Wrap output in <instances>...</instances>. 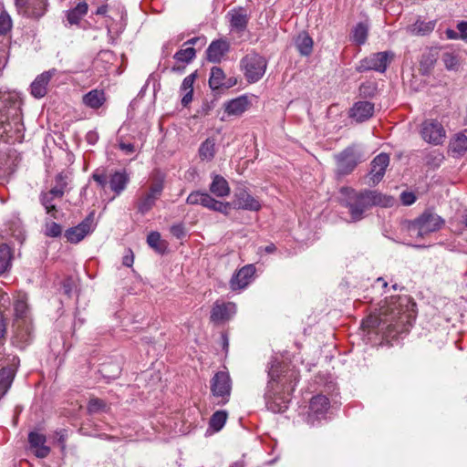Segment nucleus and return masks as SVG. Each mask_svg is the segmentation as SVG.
<instances>
[{"mask_svg":"<svg viewBox=\"0 0 467 467\" xmlns=\"http://www.w3.org/2000/svg\"><path fill=\"white\" fill-rule=\"evenodd\" d=\"M12 28V20L5 12L0 14V36L6 35Z\"/></svg>","mask_w":467,"mask_h":467,"instance_id":"a18cd8bd","label":"nucleus"},{"mask_svg":"<svg viewBox=\"0 0 467 467\" xmlns=\"http://www.w3.org/2000/svg\"><path fill=\"white\" fill-rule=\"evenodd\" d=\"M420 135L426 142L439 145L445 138V130L438 120L426 119L421 123Z\"/></svg>","mask_w":467,"mask_h":467,"instance_id":"ddd939ff","label":"nucleus"},{"mask_svg":"<svg viewBox=\"0 0 467 467\" xmlns=\"http://www.w3.org/2000/svg\"><path fill=\"white\" fill-rule=\"evenodd\" d=\"M229 48L230 45L226 40H214L209 45L206 50V57L210 62L219 63L229 51Z\"/></svg>","mask_w":467,"mask_h":467,"instance_id":"5701e85b","label":"nucleus"},{"mask_svg":"<svg viewBox=\"0 0 467 467\" xmlns=\"http://www.w3.org/2000/svg\"><path fill=\"white\" fill-rule=\"evenodd\" d=\"M57 442L61 445L62 449L65 448L66 440L67 437V431L65 429H61L56 431Z\"/></svg>","mask_w":467,"mask_h":467,"instance_id":"6e6d98bb","label":"nucleus"},{"mask_svg":"<svg viewBox=\"0 0 467 467\" xmlns=\"http://www.w3.org/2000/svg\"><path fill=\"white\" fill-rule=\"evenodd\" d=\"M329 409V400L324 395L313 397L309 404L308 421L314 424L316 420L325 417Z\"/></svg>","mask_w":467,"mask_h":467,"instance_id":"6ab92c4d","label":"nucleus"},{"mask_svg":"<svg viewBox=\"0 0 467 467\" xmlns=\"http://www.w3.org/2000/svg\"><path fill=\"white\" fill-rule=\"evenodd\" d=\"M57 73V69L53 67L36 76L30 85L31 95L36 99L44 98L47 93V87L51 78Z\"/></svg>","mask_w":467,"mask_h":467,"instance_id":"f3484780","label":"nucleus"},{"mask_svg":"<svg viewBox=\"0 0 467 467\" xmlns=\"http://www.w3.org/2000/svg\"><path fill=\"white\" fill-rule=\"evenodd\" d=\"M11 250L8 245H0V273H5L11 265Z\"/></svg>","mask_w":467,"mask_h":467,"instance_id":"a19ab883","label":"nucleus"},{"mask_svg":"<svg viewBox=\"0 0 467 467\" xmlns=\"http://www.w3.org/2000/svg\"><path fill=\"white\" fill-rule=\"evenodd\" d=\"M377 282L382 284L383 287H387L388 286V283L382 277H379L377 279Z\"/></svg>","mask_w":467,"mask_h":467,"instance_id":"338daca9","label":"nucleus"},{"mask_svg":"<svg viewBox=\"0 0 467 467\" xmlns=\"http://www.w3.org/2000/svg\"><path fill=\"white\" fill-rule=\"evenodd\" d=\"M197 78V72H193L190 75H188L184 79L182 80V83L181 85V92L183 94L182 98V105L183 107H187L192 100V95H193V83Z\"/></svg>","mask_w":467,"mask_h":467,"instance_id":"c756f323","label":"nucleus"},{"mask_svg":"<svg viewBox=\"0 0 467 467\" xmlns=\"http://www.w3.org/2000/svg\"><path fill=\"white\" fill-rule=\"evenodd\" d=\"M436 26V21H423V20H417L412 26H411V32L413 34L419 35V36H425L430 33H431L434 30V27Z\"/></svg>","mask_w":467,"mask_h":467,"instance_id":"c9c22d12","label":"nucleus"},{"mask_svg":"<svg viewBox=\"0 0 467 467\" xmlns=\"http://www.w3.org/2000/svg\"><path fill=\"white\" fill-rule=\"evenodd\" d=\"M133 263H134V255H133L132 251L130 249H129L127 251V254L122 258V264H123V265H125L127 267H130V266H132Z\"/></svg>","mask_w":467,"mask_h":467,"instance_id":"4d7b16f0","label":"nucleus"},{"mask_svg":"<svg viewBox=\"0 0 467 467\" xmlns=\"http://www.w3.org/2000/svg\"><path fill=\"white\" fill-rule=\"evenodd\" d=\"M21 117V102L9 93H0V136L7 134Z\"/></svg>","mask_w":467,"mask_h":467,"instance_id":"20e7f679","label":"nucleus"},{"mask_svg":"<svg viewBox=\"0 0 467 467\" xmlns=\"http://www.w3.org/2000/svg\"><path fill=\"white\" fill-rule=\"evenodd\" d=\"M215 155V140L207 138L199 148V156L201 160L211 161Z\"/></svg>","mask_w":467,"mask_h":467,"instance_id":"72a5a7b5","label":"nucleus"},{"mask_svg":"<svg viewBox=\"0 0 467 467\" xmlns=\"http://www.w3.org/2000/svg\"><path fill=\"white\" fill-rule=\"evenodd\" d=\"M227 420V412L225 410H218L214 412L210 419V428L214 431H219L223 429Z\"/></svg>","mask_w":467,"mask_h":467,"instance_id":"58836bf2","label":"nucleus"},{"mask_svg":"<svg viewBox=\"0 0 467 467\" xmlns=\"http://www.w3.org/2000/svg\"><path fill=\"white\" fill-rule=\"evenodd\" d=\"M393 57L394 53L391 51L373 53L370 56L361 59L356 69L358 72L374 70L383 73L386 71L388 65L390 63Z\"/></svg>","mask_w":467,"mask_h":467,"instance_id":"9d476101","label":"nucleus"},{"mask_svg":"<svg viewBox=\"0 0 467 467\" xmlns=\"http://www.w3.org/2000/svg\"><path fill=\"white\" fill-rule=\"evenodd\" d=\"M119 148L121 151H123L127 155H130L135 152V145L130 142H125L122 140L119 142Z\"/></svg>","mask_w":467,"mask_h":467,"instance_id":"603ef678","label":"nucleus"},{"mask_svg":"<svg viewBox=\"0 0 467 467\" xmlns=\"http://www.w3.org/2000/svg\"><path fill=\"white\" fill-rule=\"evenodd\" d=\"M92 178L102 189H105L109 184L115 196L120 195L130 181V174L125 169L112 172L109 177V182L104 169H97L93 172Z\"/></svg>","mask_w":467,"mask_h":467,"instance_id":"423d86ee","label":"nucleus"},{"mask_svg":"<svg viewBox=\"0 0 467 467\" xmlns=\"http://www.w3.org/2000/svg\"><path fill=\"white\" fill-rule=\"evenodd\" d=\"M457 29L461 33V37L463 39L467 38V21H462L457 25Z\"/></svg>","mask_w":467,"mask_h":467,"instance_id":"13d9d810","label":"nucleus"},{"mask_svg":"<svg viewBox=\"0 0 467 467\" xmlns=\"http://www.w3.org/2000/svg\"><path fill=\"white\" fill-rule=\"evenodd\" d=\"M55 182L56 185L51 188L50 193L57 198H62L67 186V176L60 172L55 177Z\"/></svg>","mask_w":467,"mask_h":467,"instance_id":"e433bc0d","label":"nucleus"},{"mask_svg":"<svg viewBox=\"0 0 467 467\" xmlns=\"http://www.w3.org/2000/svg\"><path fill=\"white\" fill-rule=\"evenodd\" d=\"M196 56V50L192 47H185L184 48H181L178 50L174 56L173 58L178 62L182 63H190L192 62Z\"/></svg>","mask_w":467,"mask_h":467,"instance_id":"4c0bfd02","label":"nucleus"},{"mask_svg":"<svg viewBox=\"0 0 467 467\" xmlns=\"http://www.w3.org/2000/svg\"><path fill=\"white\" fill-rule=\"evenodd\" d=\"M434 61H435L434 59L430 58V57H428L427 58H424V59H422V60L420 61V65H421V67H424L425 65H426L427 67H432V66H433V64H434Z\"/></svg>","mask_w":467,"mask_h":467,"instance_id":"e2e57ef3","label":"nucleus"},{"mask_svg":"<svg viewBox=\"0 0 467 467\" xmlns=\"http://www.w3.org/2000/svg\"><path fill=\"white\" fill-rule=\"evenodd\" d=\"M45 209H46L47 213L50 214L53 218H57V210L56 205H54V209H51V208H45Z\"/></svg>","mask_w":467,"mask_h":467,"instance_id":"69168bd1","label":"nucleus"},{"mask_svg":"<svg viewBox=\"0 0 467 467\" xmlns=\"http://www.w3.org/2000/svg\"><path fill=\"white\" fill-rule=\"evenodd\" d=\"M93 221L94 212H91L80 223L66 231L67 240L72 244H78L83 240L92 231Z\"/></svg>","mask_w":467,"mask_h":467,"instance_id":"dca6fc26","label":"nucleus"},{"mask_svg":"<svg viewBox=\"0 0 467 467\" xmlns=\"http://www.w3.org/2000/svg\"><path fill=\"white\" fill-rule=\"evenodd\" d=\"M298 372L296 370H284L280 363L275 360L268 368V382L264 398L265 407L274 413L284 412L289 404L288 395L285 391H292L298 381Z\"/></svg>","mask_w":467,"mask_h":467,"instance_id":"f03ea898","label":"nucleus"},{"mask_svg":"<svg viewBox=\"0 0 467 467\" xmlns=\"http://www.w3.org/2000/svg\"><path fill=\"white\" fill-rule=\"evenodd\" d=\"M368 26L363 23H358L352 31V39L358 45H362L368 38Z\"/></svg>","mask_w":467,"mask_h":467,"instance_id":"ea45409f","label":"nucleus"},{"mask_svg":"<svg viewBox=\"0 0 467 467\" xmlns=\"http://www.w3.org/2000/svg\"><path fill=\"white\" fill-rule=\"evenodd\" d=\"M415 306L407 296L391 297L387 306L380 308L379 317L370 316L362 325L368 328L381 327L386 337L397 338L412 327Z\"/></svg>","mask_w":467,"mask_h":467,"instance_id":"f257e3e1","label":"nucleus"},{"mask_svg":"<svg viewBox=\"0 0 467 467\" xmlns=\"http://www.w3.org/2000/svg\"><path fill=\"white\" fill-rule=\"evenodd\" d=\"M255 274L254 265H246L234 274L230 280V287L233 291L245 288L252 281Z\"/></svg>","mask_w":467,"mask_h":467,"instance_id":"a211bd4d","label":"nucleus"},{"mask_svg":"<svg viewBox=\"0 0 467 467\" xmlns=\"http://www.w3.org/2000/svg\"><path fill=\"white\" fill-rule=\"evenodd\" d=\"M241 69L249 83L259 81L267 68V60L260 54L252 51L246 54L240 61Z\"/></svg>","mask_w":467,"mask_h":467,"instance_id":"0eeeda50","label":"nucleus"},{"mask_svg":"<svg viewBox=\"0 0 467 467\" xmlns=\"http://www.w3.org/2000/svg\"><path fill=\"white\" fill-rule=\"evenodd\" d=\"M445 221L431 211H425L421 215L410 223V230L416 232L417 236L424 237L431 233L439 231Z\"/></svg>","mask_w":467,"mask_h":467,"instance_id":"6e6552de","label":"nucleus"},{"mask_svg":"<svg viewBox=\"0 0 467 467\" xmlns=\"http://www.w3.org/2000/svg\"><path fill=\"white\" fill-rule=\"evenodd\" d=\"M55 198L56 197L50 193V191L47 192H41V194L39 196L41 204L45 208H51V209H54V204L52 203V202Z\"/></svg>","mask_w":467,"mask_h":467,"instance_id":"3c124183","label":"nucleus"},{"mask_svg":"<svg viewBox=\"0 0 467 467\" xmlns=\"http://www.w3.org/2000/svg\"><path fill=\"white\" fill-rule=\"evenodd\" d=\"M228 16H230V26L232 30L237 33H243L245 31L249 22V17L243 7L231 10L228 13Z\"/></svg>","mask_w":467,"mask_h":467,"instance_id":"a878e982","label":"nucleus"},{"mask_svg":"<svg viewBox=\"0 0 467 467\" xmlns=\"http://www.w3.org/2000/svg\"><path fill=\"white\" fill-rule=\"evenodd\" d=\"M249 101L244 96L234 99L224 104V111L229 116H241L248 109Z\"/></svg>","mask_w":467,"mask_h":467,"instance_id":"cd10ccee","label":"nucleus"},{"mask_svg":"<svg viewBox=\"0 0 467 467\" xmlns=\"http://www.w3.org/2000/svg\"><path fill=\"white\" fill-rule=\"evenodd\" d=\"M389 163V157L387 153H380L373 159L369 172L373 183H378L382 180Z\"/></svg>","mask_w":467,"mask_h":467,"instance_id":"4be33fe9","label":"nucleus"},{"mask_svg":"<svg viewBox=\"0 0 467 467\" xmlns=\"http://www.w3.org/2000/svg\"><path fill=\"white\" fill-rule=\"evenodd\" d=\"M147 244L150 247L155 250L157 253L162 254L166 252L168 244L166 241L161 239L159 232H150L147 236Z\"/></svg>","mask_w":467,"mask_h":467,"instance_id":"473e14b6","label":"nucleus"},{"mask_svg":"<svg viewBox=\"0 0 467 467\" xmlns=\"http://www.w3.org/2000/svg\"><path fill=\"white\" fill-rule=\"evenodd\" d=\"M211 392L218 399V405H225L230 400L232 379L227 371H218L210 381Z\"/></svg>","mask_w":467,"mask_h":467,"instance_id":"1a4fd4ad","label":"nucleus"},{"mask_svg":"<svg viewBox=\"0 0 467 467\" xmlns=\"http://www.w3.org/2000/svg\"><path fill=\"white\" fill-rule=\"evenodd\" d=\"M265 252L267 254H272L276 250V246L274 244H270L265 247Z\"/></svg>","mask_w":467,"mask_h":467,"instance_id":"0e129e2a","label":"nucleus"},{"mask_svg":"<svg viewBox=\"0 0 467 467\" xmlns=\"http://www.w3.org/2000/svg\"><path fill=\"white\" fill-rule=\"evenodd\" d=\"M206 44V37L205 36H196L192 37L186 42H184L183 47H192L194 45H199L200 47L205 46Z\"/></svg>","mask_w":467,"mask_h":467,"instance_id":"864d4df0","label":"nucleus"},{"mask_svg":"<svg viewBox=\"0 0 467 467\" xmlns=\"http://www.w3.org/2000/svg\"><path fill=\"white\" fill-rule=\"evenodd\" d=\"M442 61L447 69H456L459 65V60L456 55L451 52H446L442 55Z\"/></svg>","mask_w":467,"mask_h":467,"instance_id":"49530a36","label":"nucleus"},{"mask_svg":"<svg viewBox=\"0 0 467 467\" xmlns=\"http://www.w3.org/2000/svg\"><path fill=\"white\" fill-rule=\"evenodd\" d=\"M164 189L162 178L155 179L150 183L148 192L143 193L137 201V210L140 213L145 214L152 209L156 201L161 197Z\"/></svg>","mask_w":467,"mask_h":467,"instance_id":"f8f14e48","label":"nucleus"},{"mask_svg":"<svg viewBox=\"0 0 467 467\" xmlns=\"http://www.w3.org/2000/svg\"><path fill=\"white\" fill-rule=\"evenodd\" d=\"M444 156L442 155V153L434 150L430 152L426 156V164L432 167H439L442 162Z\"/></svg>","mask_w":467,"mask_h":467,"instance_id":"de8ad7c7","label":"nucleus"},{"mask_svg":"<svg viewBox=\"0 0 467 467\" xmlns=\"http://www.w3.org/2000/svg\"><path fill=\"white\" fill-rule=\"evenodd\" d=\"M213 181L210 184V192L217 197H226L230 194V186L224 177L219 174H213L212 176Z\"/></svg>","mask_w":467,"mask_h":467,"instance_id":"c85d7f7f","label":"nucleus"},{"mask_svg":"<svg viewBox=\"0 0 467 467\" xmlns=\"http://www.w3.org/2000/svg\"><path fill=\"white\" fill-rule=\"evenodd\" d=\"M15 321L17 324L18 337L24 342L32 339L33 325L30 317V309L26 294H17L14 300Z\"/></svg>","mask_w":467,"mask_h":467,"instance_id":"39448f33","label":"nucleus"},{"mask_svg":"<svg viewBox=\"0 0 467 467\" xmlns=\"http://www.w3.org/2000/svg\"><path fill=\"white\" fill-rule=\"evenodd\" d=\"M296 47L303 56H308L313 50V39L308 34H300L296 40Z\"/></svg>","mask_w":467,"mask_h":467,"instance_id":"f704fd0d","label":"nucleus"},{"mask_svg":"<svg viewBox=\"0 0 467 467\" xmlns=\"http://www.w3.org/2000/svg\"><path fill=\"white\" fill-rule=\"evenodd\" d=\"M14 376L15 373L13 369L9 368L0 369V390H7L13 381Z\"/></svg>","mask_w":467,"mask_h":467,"instance_id":"79ce46f5","label":"nucleus"},{"mask_svg":"<svg viewBox=\"0 0 467 467\" xmlns=\"http://www.w3.org/2000/svg\"><path fill=\"white\" fill-rule=\"evenodd\" d=\"M400 200L404 205H411L415 202L416 197L412 192H404L400 194Z\"/></svg>","mask_w":467,"mask_h":467,"instance_id":"5fc2aeb1","label":"nucleus"},{"mask_svg":"<svg viewBox=\"0 0 467 467\" xmlns=\"http://www.w3.org/2000/svg\"><path fill=\"white\" fill-rule=\"evenodd\" d=\"M107 101V96L103 89H92L82 97V103L88 109H99Z\"/></svg>","mask_w":467,"mask_h":467,"instance_id":"bb28decb","label":"nucleus"},{"mask_svg":"<svg viewBox=\"0 0 467 467\" xmlns=\"http://www.w3.org/2000/svg\"><path fill=\"white\" fill-rule=\"evenodd\" d=\"M107 408L106 402L99 398L90 399L88 403V411L89 414H95L99 411H104Z\"/></svg>","mask_w":467,"mask_h":467,"instance_id":"c03bdc74","label":"nucleus"},{"mask_svg":"<svg viewBox=\"0 0 467 467\" xmlns=\"http://www.w3.org/2000/svg\"><path fill=\"white\" fill-rule=\"evenodd\" d=\"M186 203L191 205L200 204L209 210L219 212L225 215L228 214L231 206L230 202L217 201L208 192L202 191L192 192L186 199Z\"/></svg>","mask_w":467,"mask_h":467,"instance_id":"9b49d317","label":"nucleus"},{"mask_svg":"<svg viewBox=\"0 0 467 467\" xmlns=\"http://www.w3.org/2000/svg\"><path fill=\"white\" fill-rule=\"evenodd\" d=\"M452 150L462 154L467 150V137L463 134H458L451 142Z\"/></svg>","mask_w":467,"mask_h":467,"instance_id":"37998d69","label":"nucleus"},{"mask_svg":"<svg viewBox=\"0 0 467 467\" xmlns=\"http://www.w3.org/2000/svg\"><path fill=\"white\" fill-rule=\"evenodd\" d=\"M19 14L30 18H40L47 11V0H15Z\"/></svg>","mask_w":467,"mask_h":467,"instance_id":"4468645a","label":"nucleus"},{"mask_svg":"<svg viewBox=\"0 0 467 467\" xmlns=\"http://www.w3.org/2000/svg\"><path fill=\"white\" fill-rule=\"evenodd\" d=\"M62 234V228L60 224L51 222L47 223L45 226V234L49 237H58Z\"/></svg>","mask_w":467,"mask_h":467,"instance_id":"09e8293b","label":"nucleus"},{"mask_svg":"<svg viewBox=\"0 0 467 467\" xmlns=\"http://www.w3.org/2000/svg\"><path fill=\"white\" fill-rule=\"evenodd\" d=\"M87 140L89 144H95L98 140V136L96 133H88L87 135Z\"/></svg>","mask_w":467,"mask_h":467,"instance_id":"680f3d73","label":"nucleus"},{"mask_svg":"<svg viewBox=\"0 0 467 467\" xmlns=\"http://www.w3.org/2000/svg\"><path fill=\"white\" fill-rule=\"evenodd\" d=\"M6 333V324L3 314L0 312V339L4 338Z\"/></svg>","mask_w":467,"mask_h":467,"instance_id":"bf43d9fd","label":"nucleus"},{"mask_svg":"<svg viewBox=\"0 0 467 467\" xmlns=\"http://www.w3.org/2000/svg\"><path fill=\"white\" fill-rule=\"evenodd\" d=\"M88 5L85 1L79 2L76 7L67 12V20L70 25H78L87 14Z\"/></svg>","mask_w":467,"mask_h":467,"instance_id":"2f4dec72","label":"nucleus"},{"mask_svg":"<svg viewBox=\"0 0 467 467\" xmlns=\"http://www.w3.org/2000/svg\"><path fill=\"white\" fill-rule=\"evenodd\" d=\"M100 5L98 6L97 10L95 11V14L98 16H106L109 10V6L107 3H101Z\"/></svg>","mask_w":467,"mask_h":467,"instance_id":"052dcab7","label":"nucleus"},{"mask_svg":"<svg viewBox=\"0 0 467 467\" xmlns=\"http://www.w3.org/2000/svg\"><path fill=\"white\" fill-rule=\"evenodd\" d=\"M340 193L342 195L341 205L348 208L351 222L362 220L366 212L373 206L388 207L393 203L392 198L382 195L377 191L358 192L349 187H342Z\"/></svg>","mask_w":467,"mask_h":467,"instance_id":"7ed1b4c3","label":"nucleus"},{"mask_svg":"<svg viewBox=\"0 0 467 467\" xmlns=\"http://www.w3.org/2000/svg\"><path fill=\"white\" fill-rule=\"evenodd\" d=\"M170 232L177 239H182L186 235L184 224L182 223L172 224L170 228Z\"/></svg>","mask_w":467,"mask_h":467,"instance_id":"8fccbe9b","label":"nucleus"},{"mask_svg":"<svg viewBox=\"0 0 467 467\" xmlns=\"http://www.w3.org/2000/svg\"><path fill=\"white\" fill-rule=\"evenodd\" d=\"M234 84H235V82L227 83L225 81V74L221 67H212L210 78H209V86L212 89L215 90V89H219L221 88H228Z\"/></svg>","mask_w":467,"mask_h":467,"instance_id":"7c9ffc66","label":"nucleus"},{"mask_svg":"<svg viewBox=\"0 0 467 467\" xmlns=\"http://www.w3.org/2000/svg\"><path fill=\"white\" fill-rule=\"evenodd\" d=\"M374 104L368 101H358L350 109L349 116L358 122L368 120L373 116Z\"/></svg>","mask_w":467,"mask_h":467,"instance_id":"b1692460","label":"nucleus"},{"mask_svg":"<svg viewBox=\"0 0 467 467\" xmlns=\"http://www.w3.org/2000/svg\"><path fill=\"white\" fill-rule=\"evenodd\" d=\"M377 282L382 284L383 287H387L388 286V283L382 277H379L377 279Z\"/></svg>","mask_w":467,"mask_h":467,"instance_id":"774afa93","label":"nucleus"},{"mask_svg":"<svg viewBox=\"0 0 467 467\" xmlns=\"http://www.w3.org/2000/svg\"><path fill=\"white\" fill-rule=\"evenodd\" d=\"M358 162L354 147H348L337 156V174L344 176L351 173Z\"/></svg>","mask_w":467,"mask_h":467,"instance_id":"2eb2a0df","label":"nucleus"},{"mask_svg":"<svg viewBox=\"0 0 467 467\" xmlns=\"http://www.w3.org/2000/svg\"><path fill=\"white\" fill-rule=\"evenodd\" d=\"M236 311L235 304L232 302L218 303L215 302L211 311V320L221 322L228 320Z\"/></svg>","mask_w":467,"mask_h":467,"instance_id":"393cba45","label":"nucleus"},{"mask_svg":"<svg viewBox=\"0 0 467 467\" xmlns=\"http://www.w3.org/2000/svg\"><path fill=\"white\" fill-rule=\"evenodd\" d=\"M236 209L257 212L261 209L260 202L251 195L245 189H240L234 194L233 201Z\"/></svg>","mask_w":467,"mask_h":467,"instance_id":"aec40b11","label":"nucleus"},{"mask_svg":"<svg viewBox=\"0 0 467 467\" xmlns=\"http://www.w3.org/2000/svg\"><path fill=\"white\" fill-rule=\"evenodd\" d=\"M47 438L44 434L31 431L28 434L30 449L37 458H46L50 453V448L46 445Z\"/></svg>","mask_w":467,"mask_h":467,"instance_id":"412c9836","label":"nucleus"}]
</instances>
